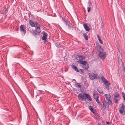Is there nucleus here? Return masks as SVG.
<instances>
[{"label":"nucleus","mask_w":125,"mask_h":125,"mask_svg":"<svg viewBox=\"0 0 125 125\" xmlns=\"http://www.w3.org/2000/svg\"><path fill=\"white\" fill-rule=\"evenodd\" d=\"M83 35L84 36L85 39L86 40H88V38L86 34L85 33H83Z\"/></svg>","instance_id":"aec40b11"},{"label":"nucleus","mask_w":125,"mask_h":125,"mask_svg":"<svg viewBox=\"0 0 125 125\" xmlns=\"http://www.w3.org/2000/svg\"><path fill=\"white\" fill-rule=\"evenodd\" d=\"M112 104V102H108L106 100H104L103 101V108L105 109L106 108L109 107V105Z\"/></svg>","instance_id":"423d86ee"},{"label":"nucleus","mask_w":125,"mask_h":125,"mask_svg":"<svg viewBox=\"0 0 125 125\" xmlns=\"http://www.w3.org/2000/svg\"><path fill=\"white\" fill-rule=\"evenodd\" d=\"M101 80L104 83L105 86V87L108 90L109 89V86L110 83L108 82V80L105 78L103 76H102L101 77Z\"/></svg>","instance_id":"20e7f679"},{"label":"nucleus","mask_w":125,"mask_h":125,"mask_svg":"<svg viewBox=\"0 0 125 125\" xmlns=\"http://www.w3.org/2000/svg\"><path fill=\"white\" fill-rule=\"evenodd\" d=\"M106 123L107 124H109V122H107Z\"/></svg>","instance_id":"2f4dec72"},{"label":"nucleus","mask_w":125,"mask_h":125,"mask_svg":"<svg viewBox=\"0 0 125 125\" xmlns=\"http://www.w3.org/2000/svg\"><path fill=\"white\" fill-rule=\"evenodd\" d=\"M106 54V52H100L98 54L100 58L102 59H104L105 57Z\"/></svg>","instance_id":"0eeeda50"},{"label":"nucleus","mask_w":125,"mask_h":125,"mask_svg":"<svg viewBox=\"0 0 125 125\" xmlns=\"http://www.w3.org/2000/svg\"><path fill=\"white\" fill-rule=\"evenodd\" d=\"M97 91L99 93L101 94H103L102 89V88L100 87H98L97 89Z\"/></svg>","instance_id":"dca6fc26"},{"label":"nucleus","mask_w":125,"mask_h":125,"mask_svg":"<svg viewBox=\"0 0 125 125\" xmlns=\"http://www.w3.org/2000/svg\"><path fill=\"white\" fill-rule=\"evenodd\" d=\"M119 94L117 92H115L114 95V98H116L117 97H119Z\"/></svg>","instance_id":"a211bd4d"},{"label":"nucleus","mask_w":125,"mask_h":125,"mask_svg":"<svg viewBox=\"0 0 125 125\" xmlns=\"http://www.w3.org/2000/svg\"><path fill=\"white\" fill-rule=\"evenodd\" d=\"M115 100V103H117L118 101V100L116 98H114Z\"/></svg>","instance_id":"b1692460"},{"label":"nucleus","mask_w":125,"mask_h":125,"mask_svg":"<svg viewBox=\"0 0 125 125\" xmlns=\"http://www.w3.org/2000/svg\"><path fill=\"white\" fill-rule=\"evenodd\" d=\"M97 38L99 40H101L98 34L97 35Z\"/></svg>","instance_id":"cd10ccee"},{"label":"nucleus","mask_w":125,"mask_h":125,"mask_svg":"<svg viewBox=\"0 0 125 125\" xmlns=\"http://www.w3.org/2000/svg\"><path fill=\"white\" fill-rule=\"evenodd\" d=\"M75 86L76 87L81 88V85L80 84H79L78 83H75Z\"/></svg>","instance_id":"6ab92c4d"},{"label":"nucleus","mask_w":125,"mask_h":125,"mask_svg":"<svg viewBox=\"0 0 125 125\" xmlns=\"http://www.w3.org/2000/svg\"><path fill=\"white\" fill-rule=\"evenodd\" d=\"M16 30L17 31H18V29H16Z\"/></svg>","instance_id":"473e14b6"},{"label":"nucleus","mask_w":125,"mask_h":125,"mask_svg":"<svg viewBox=\"0 0 125 125\" xmlns=\"http://www.w3.org/2000/svg\"><path fill=\"white\" fill-rule=\"evenodd\" d=\"M85 96L86 97V98L88 99V100L91 101L92 99L90 95L86 93H84L82 94H79L78 95L79 98L81 99L82 100H85L86 98L85 97Z\"/></svg>","instance_id":"7ed1b4c3"},{"label":"nucleus","mask_w":125,"mask_h":125,"mask_svg":"<svg viewBox=\"0 0 125 125\" xmlns=\"http://www.w3.org/2000/svg\"><path fill=\"white\" fill-rule=\"evenodd\" d=\"M20 31L23 32L24 33L26 32V28L24 25H21L20 26Z\"/></svg>","instance_id":"1a4fd4ad"},{"label":"nucleus","mask_w":125,"mask_h":125,"mask_svg":"<svg viewBox=\"0 0 125 125\" xmlns=\"http://www.w3.org/2000/svg\"><path fill=\"white\" fill-rule=\"evenodd\" d=\"M8 9L7 8L6 9V10L5 12V14H6V13H7L8 12Z\"/></svg>","instance_id":"bb28decb"},{"label":"nucleus","mask_w":125,"mask_h":125,"mask_svg":"<svg viewBox=\"0 0 125 125\" xmlns=\"http://www.w3.org/2000/svg\"><path fill=\"white\" fill-rule=\"evenodd\" d=\"M55 45L57 47H58V48L59 47L61 48L62 47V46L61 45H60V44L58 43H56L55 44Z\"/></svg>","instance_id":"4be33fe9"},{"label":"nucleus","mask_w":125,"mask_h":125,"mask_svg":"<svg viewBox=\"0 0 125 125\" xmlns=\"http://www.w3.org/2000/svg\"><path fill=\"white\" fill-rule=\"evenodd\" d=\"M99 42H100V43L101 44H103V42H102V40H99Z\"/></svg>","instance_id":"c85d7f7f"},{"label":"nucleus","mask_w":125,"mask_h":125,"mask_svg":"<svg viewBox=\"0 0 125 125\" xmlns=\"http://www.w3.org/2000/svg\"><path fill=\"white\" fill-rule=\"evenodd\" d=\"M85 56L83 55H76V59L78 60L77 62L83 65V68L84 69L87 70L89 68L88 65L86 61H83L85 59Z\"/></svg>","instance_id":"f03ea898"},{"label":"nucleus","mask_w":125,"mask_h":125,"mask_svg":"<svg viewBox=\"0 0 125 125\" xmlns=\"http://www.w3.org/2000/svg\"><path fill=\"white\" fill-rule=\"evenodd\" d=\"M97 103L98 104L99 106H101L102 105V104L99 101L98 99V98L97 99L95 100Z\"/></svg>","instance_id":"412c9836"},{"label":"nucleus","mask_w":125,"mask_h":125,"mask_svg":"<svg viewBox=\"0 0 125 125\" xmlns=\"http://www.w3.org/2000/svg\"><path fill=\"white\" fill-rule=\"evenodd\" d=\"M97 49L100 52L103 51L104 50L102 48L100 45H98L97 46Z\"/></svg>","instance_id":"ddd939ff"},{"label":"nucleus","mask_w":125,"mask_h":125,"mask_svg":"<svg viewBox=\"0 0 125 125\" xmlns=\"http://www.w3.org/2000/svg\"><path fill=\"white\" fill-rule=\"evenodd\" d=\"M83 26L84 28L86 31H88L90 29L86 24H84Z\"/></svg>","instance_id":"2eb2a0df"},{"label":"nucleus","mask_w":125,"mask_h":125,"mask_svg":"<svg viewBox=\"0 0 125 125\" xmlns=\"http://www.w3.org/2000/svg\"><path fill=\"white\" fill-rule=\"evenodd\" d=\"M93 96L95 100L98 98L99 96L95 92L93 93Z\"/></svg>","instance_id":"4468645a"},{"label":"nucleus","mask_w":125,"mask_h":125,"mask_svg":"<svg viewBox=\"0 0 125 125\" xmlns=\"http://www.w3.org/2000/svg\"><path fill=\"white\" fill-rule=\"evenodd\" d=\"M80 71L82 73H83L84 72V71L83 70L81 69H80L79 71Z\"/></svg>","instance_id":"a878e982"},{"label":"nucleus","mask_w":125,"mask_h":125,"mask_svg":"<svg viewBox=\"0 0 125 125\" xmlns=\"http://www.w3.org/2000/svg\"><path fill=\"white\" fill-rule=\"evenodd\" d=\"M104 96L105 97L106 99L108 102H112L111 99H110L111 96L109 94H106L104 95Z\"/></svg>","instance_id":"9d476101"},{"label":"nucleus","mask_w":125,"mask_h":125,"mask_svg":"<svg viewBox=\"0 0 125 125\" xmlns=\"http://www.w3.org/2000/svg\"><path fill=\"white\" fill-rule=\"evenodd\" d=\"M124 109V105L122 104L121 105L120 108L119 109V111L120 113L122 114L123 113Z\"/></svg>","instance_id":"9b49d317"},{"label":"nucleus","mask_w":125,"mask_h":125,"mask_svg":"<svg viewBox=\"0 0 125 125\" xmlns=\"http://www.w3.org/2000/svg\"><path fill=\"white\" fill-rule=\"evenodd\" d=\"M43 36L42 37V39L44 41L43 42L44 43H45L47 41V37L48 34L47 33L44 31H43L42 32Z\"/></svg>","instance_id":"6e6552de"},{"label":"nucleus","mask_w":125,"mask_h":125,"mask_svg":"<svg viewBox=\"0 0 125 125\" xmlns=\"http://www.w3.org/2000/svg\"><path fill=\"white\" fill-rule=\"evenodd\" d=\"M64 22H65V24L66 25L68 26H69V23L68 22V21H65Z\"/></svg>","instance_id":"393cba45"},{"label":"nucleus","mask_w":125,"mask_h":125,"mask_svg":"<svg viewBox=\"0 0 125 125\" xmlns=\"http://www.w3.org/2000/svg\"><path fill=\"white\" fill-rule=\"evenodd\" d=\"M120 63H122V60H120V61L119 62V64H120Z\"/></svg>","instance_id":"7c9ffc66"},{"label":"nucleus","mask_w":125,"mask_h":125,"mask_svg":"<svg viewBox=\"0 0 125 125\" xmlns=\"http://www.w3.org/2000/svg\"><path fill=\"white\" fill-rule=\"evenodd\" d=\"M62 18L63 21H64V22L65 21V19L63 17H62Z\"/></svg>","instance_id":"c756f323"},{"label":"nucleus","mask_w":125,"mask_h":125,"mask_svg":"<svg viewBox=\"0 0 125 125\" xmlns=\"http://www.w3.org/2000/svg\"><path fill=\"white\" fill-rule=\"evenodd\" d=\"M89 75L90 78L91 79H97L99 78V76L98 74H94L93 73L91 72L89 73Z\"/></svg>","instance_id":"39448f33"},{"label":"nucleus","mask_w":125,"mask_h":125,"mask_svg":"<svg viewBox=\"0 0 125 125\" xmlns=\"http://www.w3.org/2000/svg\"><path fill=\"white\" fill-rule=\"evenodd\" d=\"M89 7H88L87 8V11L88 12H89L91 10V8L92 6V4L91 3H89Z\"/></svg>","instance_id":"f3484780"},{"label":"nucleus","mask_w":125,"mask_h":125,"mask_svg":"<svg viewBox=\"0 0 125 125\" xmlns=\"http://www.w3.org/2000/svg\"><path fill=\"white\" fill-rule=\"evenodd\" d=\"M28 23L32 28H31L29 27L28 30L33 35L36 36L40 32V25L36 21L33 22L32 20H30Z\"/></svg>","instance_id":"f257e3e1"},{"label":"nucleus","mask_w":125,"mask_h":125,"mask_svg":"<svg viewBox=\"0 0 125 125\" xmlns=\"http://www.w3.org/2000/svg\"><path fill=\"white\" fill-rule=\"evenodd\" d=\"M89 108L92 112H93V113H94V111L93 110L91 106H89Z\"/></svg>","instance_id":"5701e85b"},{"label":"nucleus","mask_w":125,"mask_h":125,"mask_svg":"<svg viewBox=\"0 0 125 125\" xmlns=\"http://www.w3.org/2000/svg\"><path fill=\"white\" fill-rule=\"evenodd\" d=\"M72 68L76 72H79V70L74 65H72L71 66Z\"/></svg>","instance_id":"f8f14e48"}]
</instances>
